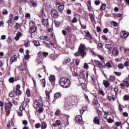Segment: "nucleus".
<instances>
[{
    "label": "nucleus",
    "instance_id": "26",
    "mask_svg": "<svg viewBox=\"0 0 129 129\" xmlns=\"http://www.w3.org/2000/svg\"><path fill=\"white\" fill-rule=\"evenodd\" d=\"M54 96L55 98H60L62 96V95L60 92H57L54 94Z\"/></svg>",
    "mask_w": 129,
    "mask_h": 129
},
{
    "label": "nucleus",
    "instance_id": "37",
    "mask_svg": "<svg viewBox=\"0 0 129 129\" xmlns=\"http://www.w3.org/2000/svg\"><path fill=\"white\" fill-rule=\"evenodd\" d=\"M20 27H21V24L17 23H16L15 26H14V28L15 29V30H18Z\"/></svg>",
    "mask_w": 129,
    "mask_h": 129
},
{
    "label": "nucleus",
    "instance_id": "39",
    "mask_svg": "<svg viewBox=\"0 0 129 129\" xmlns=\"http://www.w3.org/2000/svg\"><path fill=\"white\" fill-rule=\"evenodd\" d=\"M60 114H61V111H60V110L57 109L56 110L55 112V115H60Z\"/></svg>",
    "mask_w": 129,
    "mask_h": 129
},
{
    "label": "nucleus",
    "instance_id": "2",
    "mask_svg": "<svg viewBox=\"0 0 129 129\" xmlns=\"http://www.w3.org/2000/svg\"><path fill=\"white\" fill-rule=\"evenodd\" d=\"M85 50H86L85 44L81 43L79 47V52H80V55L82 58H84V57L86 56V52L85 51Z\"/></svg>",
    "mask_w": 129,
    "mask_h": 129
},
{
    "label": "nucleus",
    "instance_id": "64",
    "mask_svg": "<svg viewBox=\"0 0 129 129\" xmlns=\"http://www.w3.org/2000/svg\"><path fill=\"white\" fill-rule=\"evenodd\" d=\"M6 38H7V36H6V35H3L1 36L2 40H6Z\"/></svg>",
    "mask_w": 129,
    "mask_h": 129
},
{
    "label": "nucleus",
    "instance_id": "28",
    "mask_svg": "<svg viewBox=\"0 0 129 129\" xmlns=\"http://www.w3.org/2000/svg\"><path fill=\"white\" fill-rule=\"evenodd\" d=\"M89 17H90V18L91 19V22L92 23H94V22H95V18L93 16V15H92V14H89Z\"/></svg>",
    "mask_w": 129,
    "mask_h": 129
},
{
    "label": "nucleus",
    "instance_id": "38",
    "mask_svg": "<svg viewBox=\"0 0 129 129\" xmlns=\"http://www.w3.org/2000/svg\"><path fill=\"white\" fill-rule=\"evenodd\" d=\"M79 22L82 29H83V30H85L86 29V25H82V23H81V21L80 20H79Z\"/></svg>",
    "mask_w": 129,
    "mask_h": 129
},
{
    "label": "nucleus",
    "instance_id": "33",
    "mask_svg": "<svg viewBox=\"0 0 129 129\" xmlns=\"http://www.w3.org/2000/svg\"><path fill=\"white\" fill-rule=\"evenodd\" d=\"M106 8V5L105 4H102V6L100 8V11H104Z\"/></svg>",
    "mask_w": 129,
    "mask_h": 129
},
{
    "label": "nucleus",
    "instance_id": "47",
    "mask_svg": "<svg viewBox=\"0 0 129 129\" xmlns=\"http://www.w3.org/2000/svg\"><path fill=\"white\" fill-rule=\"evenodd\" d=\"M119 86L121 87V89H124V86H125V84H124V82L123 83L120 84Z\"/></svg>",
    "mask_w": 129,
    "mask_h": 129
},
{
    "label": "nucleus",
    "instance_id": "62",
    "mask_svg": "<svg viewBox=\"0 0 129 129\" xmlns=\"http://www.w3.org/2000/svg\"><path fill=\"white\" fill-rule=\"evenodd\" d=\"M103 33H105V34H106L107 33H108V29L107 28H105L103 30Z\"/></svg>",
    "mask_w": 129,
    "mask_h": 129
},
{
    "label": "nucleus",
    "instance_id": "1",
    "mask_svg": "<svg viewBox=\"0 0 129 129\" xmlns=\"http://www.w3.org/2000/svg\"><path fill=\"white\" fill-rule=\"evenodd\" d=\"M59 85L64 88L70 87V80L66 78H60L59 80Z\"/></svg>",
    "mask_w": 129,
    "mask_h": 129
},
{
    "label": "nucleus",
    "instance_id": "17",
    "mask_svg": "<svg viewBox=\"0 0 129 129\" xmlns=\"http://www.w3.org/2000/svg\"><path fill=\"white\" fill-rule=\"evenodd\" d=\"M93 121L95 124H99L100 122V121H99V118L97 116H96L94 118Z\"/></svg>",
    "mask_w": 129,
    "mask_h": 129
},
{
    "label": "nucleus",
    "instance_id": "24",
    "mask_svg": "<svg viewBox=\"0 0 129 129\" xmlns=\"http://www.w3.org/2000/svg\"><path fill=\"white\" fill-rule=\"evenodd\" d=\"M103 84L104 85L105 88H107L109 87V82L108 81H104Z\"/></svg>",
    "mask_w": 129,
    "mask_h": 129
},
{
    "label": "nucleus",
    "instance_id": "55",
    "mask_svg": "<svg viewBox=\"0 0 129 129\" xmlns=\"http://www.w3.org/2000/svg\"><path fill=\"white\" fill-rule=\"evenodd\" d=\"M26 94H27V96L31 95V92L30 91V90L29 89H27L26 90Z\"/></svg>",
    "mask_w": 129,
    "mask_h": 129
},
{
    "label": "nucleus",
    "instance_id": "42",
    "mask_svg": "<svg viewBox=\"0 0 129 129\" xmlns=\"http://www.w3.org/2000/svg\"><path fill=\"white\" fill-rule=\"evenodd\" d=\"M114 74H115V75H116V76H120V75H121V73L120 72H113Z\"/></svg>",
    "mask_w": 129,
    "mask_h": 129
},
{
    "label": "nucleus",
    "instance_id": "19",
    "mask_svg": "<svg viewBox=\"0 0 129 129\" xmlns=\"http://www.w3.org/2000/svg\"><path fill=\"white\" fill-rule=\"evenodd\" d=\"M76 120L78 122H81L82 121V117L81 115H78L76 117Z\"/></svg>",
    "mask_w": 129,
    "mask_h": 129
},
{
    "label": "nucleus",
    "instance_id": "63",
    "mask_svg": "<svg viewBox=\"0 0 129 129\" xmlns=\"http://www.w3.org/2000/svg\"><path fill=\"white\" fill-rule=\"evenodd\" d=\"M3 14V15H8V10L7 9L4 10Z\"/></svg>",
    "mask_w": 129,
    "mask_h": 129
},
{
    "label": "nucleus",
    "instance_id": "56",
    "mask_svg": "<svg viewBox=\"0 0 129 129\" xmlns=\"http://www.w3.org/2000/svg\"><path fill=\"white\" fill-rule=\"evenodd\" d=\"M103 112L104 113V118H105V119H107V113L104 111H103Z\"/></svg>",
    "mask_w": 129,
    "mask_h": 129
},
{
    "label": "nucleus",
    "instance_id": "45",
    "mask_svg": "<svg viewBox=\"0 0 129 129\" xmlns=\"http://www.w3.org/2000/svg\"><path fill=\"white\" fill-rule=\"evenodd\" d=\"M43 40H45V41H48L49 42L51 39H50V37H48L47 36H44L43 37Z\"/></svg>",
    "mask_w": 129,
    "mask_h": 129
},
{
    "label": "nucleus",
    "instance_id": "14",
    "mask_svg": "<svg viewBox=\"0 0 129 129\" xmlns=\"http://www.w3.org/2000/svg\"><path fill=\"white\" fill-rule=\"evenodd\" d=\"M114 44L111 43V44H107L105 45V48L107 50H111V49L113 48Z\"/></svg>",
    "mask_w": 129,
    "mask_h": 129
},
{
    "label": "nucleus",
    "instance_id": "53",
    "mask_svg": "<svg viewBox=\"0 0 129 129\" xmlns=\"http://www.w3.org/2000/svg\"><path fill=\"white\" fill-rule=\"evenodd\" d=\"M77 18H76V17H74L73 18V19L72 20V23H77Z\"/></svg>",
    "mask_w": 129,
    "mask_h": 129
},
{
    "label": "nucleus",
    "instance_id": "25",
    "mask_svg": "<svg viewBox=\"0 0 129 129\" xmlns=\"http://www.w3.org/2000/svg\"><path fill=\"white\" fill-rule=\"evenodd\" d=\"M95 63H96V65L98 66L99 68H101L102 67V63H101V61L98 60H94Z\"/></svg>",
    "mask_w": 129,
    "mask_h": 129
},
{
    "label": "nucleus",
    "instance_id": "10",
    "mask_svg": "<svg viewBox=\"0 0 129 129\" xmlns=\"http://www.w3.org/2000/svg\"><path fill=\"white\" fill-rule=\"evenodd\" d=\"M39 17L42 18V19H45L46 18L49 17L47 15L44 13V9H42L39 14Z\"/></svg>",
    "mask_w": 129,
    "mask_h": 129
},
{
    "label": "nucleus",
    "instance_id": "3",
    "mask_svg": "<svg viewBox=\"0 0 129 129\" xmlns=\"http://www.w3.org/2000/svg\"><path fill=\"white\" fill-rule=\"evenodd\" d=\"M29 33L30 34H34V33H37L38 29L37 28V26L34 23V22H31L30 23H29Z\"/></svg>",
    "mask_w": 129,
    "mask_h": 129
},
{
    "label": "nucleus",
    "instance_id": "8",
    "mask_svg": "<svg viewBox=\"0 0 129 129\" xmlns=\"http://www.w3.org/2000/svg\"><path fill=\"white\" fill-rule=\"evenodd\" d=\"M120 35L121 38H122L123 39H125V38H127V37H128L129 33L125 31H123L120 32Z\"/></svg>",
    "mask_w": 129,
    "mask_h": 129
},
{
    "label": "nucleus",
    "instance_id": "29",
    "mask_svg": "<svg viewBox=\"0 0 129 129\" xmlns=\"http://www.w3.org/2000/svg\"><path fill=\"white\" fill-rule=\"evenodd\" d=\"M30 4H31L33 7H35V8H36V7H38V4H37V3L34 2L33 1H30Z\"/></svg>",
    "mask_w": 129,
    "mask_h": 129
},
{
    "label": "nucleus",
    "instance_id": "61",
    "mask_svg": "<svg viewBox=\"0 0 129 129\" xmlns=\"http://www.w3.org/2000/svg\"><path fill=\"white\" fill-rule=\"evenodd\" d=\"M20 88H21V86L19 84L16 85V90H20Z\"/></svg>",
    "mask_w": 129,
    "mask_h": 129
},
{
    "label": "nucleus",
    "instance_id": "30",
    "mask_svg": "<svg viewBox=\"0 0 129 129\" xmlns=\"http://www.w3.org/2000/svg\"><path fill=\"white\" fill-rule=\"evenodd\" d=\"M47 127V123L45 122H42L41 124V128L42 129H45Z\"/></svg>",
    "mask_w": 129,
    "mask_h": 129
},
{
    "label": "nucleus",
    "instance_id": "22",
    "mask_svg": "<svg viewBox=\"0 0 129 129\" xmlns=\"http://www.w3.org/2000/svg\"><path fill=\"white\" fill-rule=\"evenodd\" d=\"M9 20L7 21L8 24H12L13 23V19L14 17L13 16V14H10L9 15Z\"/></svg>",
    "mask_w": 129,
    "mask_h": 129
},
{
    "label": "nucleus",
    "instance_id": "34",
    "mask_svg": "<svg viewBox=\"0 0 129 129\" xmlns=\"http://www.w3.org/2000/svg\"><path fill=\"white\" fill-rule=\"evenodd\" d=\"M123 99L124 101H126L127 100H129V95H125L123 97Z\"/></svg>",
    "mask_w": 129,
    "mask_h": 129
},
{
    "label": "nucleus",
    "instance_id": "15",
    "mask_svg": "<svg viewBox=\"0 0 129 129\" xmlns=\"http://www.w3.org/2000/svg\"><path fill=\"white\" fill-rule=\"evenodd\" d=\"M64 108L66 109V110H70V109L71 108V105H70L69 103H65Z\"/></svg>",
    "mask_w": 129,
    "mask_h": 129
},
{
    "label": "nucleus",
    "instance_id": "35",
    "mask_svg": "<svg viewBox=\"0 0 129 129\" xmlns=\"http://www.w3.org/2000/svg\"><path fill=\"white\" fill-rule=\"evenodd\" d=\"M117 67L119 69H123L124 65L123 63H119L118 64Z\"/></svg>",
    "mask_w": 129,
    "mask_h": 129
},
{
    "label": "nucleus",
    "instance_id": "11",
    "mask_svg": "<svg viewBox=\"0 0 129 129\" xmlns=\"http://www.w3.org/2000/svg\"><path fill=\"white\" fill-rule=\"evenodd\" d=\"M49 17H46L45 18H43L42 20V24L43 26H48L49 25Z\"/></svg>",
    "mask_w": 129,
    "mask_h": 129
},
{
    "label": "nucleus",
    "instance_id": "18",
    "mask_svg": "<svg viewBox=\"0 0 129 129\" xmlns=\"http://www.w3.org/2000/svg\"><path fill=\"white\" fill-rule=\"evenodd\" d=\"M32 43L33 45L35 46V47H39V46H41L40 44V41H39V40H33Z\"/></svg>",
    "mask_w": 129,
    "mask_h": 129
},
{
    "label": "nucleus",
    "instance_id": "46",
    "mask_svg": "<svg viewBox=\"0 0 129 129\" xmlns=\"http://www.w3.org/2000/svg\"><path fill=\"white\" fill-rule=\"evenodd\" d=\"M80 77H81V78H84L85 77V76L84 75V74L82 72H81L79 74Z\"/></svg>",
    "mask_w": 129,
    "mask_h": 129
},
{
    "label": "nucleus",
    "instance_id": "52",
    "mask_svg": "<svg viewBox=\"0 0 129 129\" xmlns=\"http://www.w3.org/2000/svg\"><path fill=\"white\" fill-rule=\"evenodd\" d=\"M48 54L49 53L48 52H43L42 54V55H43V56H44V57H47V56H48Z\"/></svg>",
    "mask_w": 129,
    "mask_h": 129
},
{
    "label": "nucleus",
    "instance_id": "6",
    "mask_svg": "<svg viewBox=\"0 0 129 129\" xmlns=\"http://www.w3.org/2000/svg\"><path fill=\"white\" fill-rule=\"evenodd\" d=\"M43 59L44 56L42 55V52H38L36 58V61L38 62V64H41Z\"/></svg>",
    "mask_w": 129,
    "mask_h": 129
},
{
    "label": "nucleus",
    "instance_id": "9",
    "mask_svg": "<svg viewBox=\"0 0 129 129\" xmlns=\"http://www.w3.org/2000/svg\"><path fill=\"white\" fill-rule=\"evenodd\" d=\"M51 17L52 18H54V19H57L59 17V15L58 14V11L56 10H53L51 12Z\"/></svg>",
    "mask_w": 129,
    "mask_h": 129
},
{
    "label": "nucleus",
    "instance_id": "4",
    "mask_svg": "<svg viewBox=\"0 0 129 129\" xmlns=\"http://www.w3.org/2000/svg\"><path fill=\"white\" fill-rule=\"evenodd\" d=\"M82 34L85 36V39H87L88 41L92 39V36H91V34H90L89 31L85 30L82 32Z\"/></svg>",
    "mask_w": 129,
    "mask_h": 129
},
{
    "label": "nucleus",
    "instance_id": "16",
    "mask_svg": "<svg viewBox=\"0 0 129 129\" xmlns=\"http://www.w3.org/2000/svg\"><path fill=\"white\" fill-rule=\"evenodd\" d=\"M58 12H59L60 13H62V12H63V11H64V4H61V5H59L58 6Z\"/></svg>",
    "mask_w": 129,
    "mask_h": 129
},
{
    "label": "nucleus",
    "instance_id": "5",
    "mask_svg": "<svg viewBox=\"0 0 129 129\" xmlns=\"http://www.w3.org/2000/svg\"><path fill=\"white\" fill-rule=\"evenodd\" d=\"M34 106L36 108H39V107H43V103H42V101L40 100H35L34 102Z\"/></svg>",
    "mask_w": 129,
    "mask_h": 129
},
{
    "label": "nucleus",
    "instance_id": "40",
    "mask_svg": "<svg viewBox=\"0 0 129 129\" xmlns=\"http://www.w3.org/2000/svg\"><path fill=\"white\" fill-rule=\"evenodd\" d=\"M9 81L10 83H14V82H15V78H14V77H11L9 79Z\"/></svg>",
    "mask_w": 129,
    "mask_h": 129
},
{
    "label": "nucleus",
    "instance_id": "23",
    "mask_svg": "<svg viewBox=\"0 0 129 129\" xmlns=\"http://www.w3.org/2000/svg\"><path fill=\"white\" fill-rule=\"evenodd\" d=\"M61 125V121L60 120H57L55 121V123H54L52 125L54 127L57 126V125Z\"/></svg>",
    "mask_w": 129,
    "mask_h": 129
},
{
    "label": "nucleus",
    "instance_id": "21",
    "mask_svg": "<svg viewBox=\"0 0 129 129\" xmlns=\"http://www.w3.org/2000/svg\"><path fill=\"white\" fill-rule=\"evenodd\" d=\"M17 58H18V56H17V55L12 56V57L10 58V61L12 62V63L16 62V61H17Z\"/></svg>",
    "mask_w": 129,
    "mask_h": 129
},
{
    "label": "nucleus",
    "instance_id": "57",
    "mask_svg": "<svg viewBox=\"0 0 129 129\" xmlns=\"http://www.w3.org/2000/svg\"><path fill=\"white\" fill-rule=\"evenodd\" d=\"M98 93L99 94H101L102 95H104V93L102 90H98Z\"/></svg>",
    "mask_w": 129,
    "mask_h": 129
},
{
    "label": "nucleus",
    "instance_id": "20",
    "mask_svg": "<svg viewBox=\"0 0 129 129\" xmlns=\"http://www.w3.org/2000/svg\"><path fill=\"white\" fill-rule=\"evenodd\" d=\"M49 80L51 82H55V80H56V78H55V76L51 75L49 77Z\"/></svg>",
    "mask_w": 129,
    "mask_h": 129
},
{
    "label": "nucleus",
    "instance_id": "32",
    "mask_svg": "<svg viewBox=\"0 0 129 129\" xmlns=\"http://www.w3.org/2000/svg\"><path fill=\"white\" fill-rule=\"evenodd\" d=\"M41 85L43 87H45L46 85V81L45 80V79H43L41 80Z\"/></svg>",
    "mask_w": 129,
    "mask_h": 129
},
{
    "label": "nucleus",
    "instance_id": "60",
    "mask_svg": "<svg viewBox=\"0 0 129 129\" xmlns=\"http://www.w3.org/2000/svg\"><path fill=\"white\" fill-rule=\"evenodd\" d=\"M114 91L115 92V95H116L117 94V92H118V89H117L116 88H114Z\"/></svg>",
    "mask_w": 129,
    "mask_h": 129
},
{
    "label": "nucleus",
    "instance_id": "49",
    "mask_svg": "<svg viewBox=\"0 0 129 129\" xmlns=\"http://www.w3.org/2000/svg\"><path fill=\"white\" fill-rule=\"evenodd\" d=\"M107 121L109 123H112L113 122V119H111V118H109L107 119Z\"/></svg>",
    "mask_w": 129,
    "mask_h": 129
},
{
    "label": "nucleus",
    "instance_id": "7",
    "mask_svg": "<svg viewBox=\"0 0 129 129\" xmlns=\"http://www.w3.org/2000/svg\"><path fill=\"white\" fill-rule=\"evenodd\" d=\"M12 107H13V103H12V102H8L6 105L5 111L7 112H9V111H11Z\"/></svg>",
    "mask_w": 129,
    "mask_h": 129
},
{
    "label": "nucleus",
    "instance_id": "51",
    "mask_svg": "<svg viewBox=\"0 0 129 129\" xmlns=\"http://www.w3.org/2000/svg\"><path fill=\"white\" fill-rule=\"evenodd\" d=\"M115 125L116 126H120V125H122L121 122H116Z\"/></svg>",
    "mask_w": 129,
    "mask_h": 129
},
{
    "label": "nucleus",
    "instance_id": "36",
    "mask_svg": "<svg viewBox=\"0 0 129 129\" xmlns=\"http://www.w3.org/2000/svg\"><path fill=\"white\" fill-rule=\"evenodd\" d=\"M15 90H13L12 91H11L10 93H9V96L10 97H14V96L15 95Z\"/></svg>",
    "mask_w": 129,
    "mask_h": 129
},
{
    "label": "nucleus",
    "instance_id": "43",
    "mask_svg": "<svg viewBox=\"0 0 129 129\" xmlns=\"http://www.w3.org/2000/svg\"><path fill=\"white\" fill-rule=\"evenodd\" d=\"M7 42L9 44H12V43L13 42V40H12V37H9Z\"/></svg>",
    "mask_w": 129,
    "mask_h": 129
},
{
    "label": "nucleus",
    "instance_id": "50",
    "mask_svg": "<svg viewBox=\"0 0 129 129\" xmlns=\"http://www.w3.org/2000/svg\"><path fill=\"white\" fill-rule=\"evenodd\" d=\"M106 66H107V67H108L109 68H111V67H112V66H111L110 62H108L106 63Z\"/></svg>",
    "mask_w": 129,
    "mask_h": 129
},
{
    "label": "nucleus",
    "instance_id": "54",
    "mask_svg": "<svg viewBox=\"0 0 129 129\" xmlns=\"http://www.w3.org/2000/svg\"><path fill=\"white\" fill-rule=\"evenodd\" d=\"M102 38L103 39H104V41H107V40L108 39V38H107V37H106V36H105V35H102Z\"/></svg>",
    "mask_w": 129,
    "mask_h": 129
},
{
    "label": "nucleus",
    "instance_id": "41",
    "mask_svg": "<svg viewBox=\"0 0 129 129\" xmlns=\"http://www.w3.org/2000/svg\"><path fill=\"white\" fill-rule=\"evenodd\" d=\"M15 93L16 95H20V94H22V92L20 90H16Z\"/></svg>",
    "mask_w": 129,
    "mask_h": 129
},
{
    "label": "nucleus",
    "instance_id": "58",
    "mask_svg": "<svg viewBox=\"0 0 129 129\" xmlns=\"http://www.w3.org/2000/svg\"><path fill=\"white\" fill-rule=\"evenodd\" d=\"M84 68L86 70L88 69V68H89L88 64H87L86 63H85L84 65Z\"/></svg>",
    "mask_w": 129,
    "mask_h": 129
},
{
    "label": "nucleus",
    "instance_id": "13",
    "mask_svg": "<svg viewBox=\"0 0 129 129\" xmlns=\"http://www.w3.org/2000/svg\"><path fill=\"white\" fill-rule=\"evenodd\" d=\"M27 106V103L25 101H23L21 106H20V110H21V111H23V110H24V109H25V108H26V107Z\"/></svg>",
    "mask_w": 129,
    "mask_h": 129
},
{
    "label": "nucleus",
    "instance_id": "44",
    "mask_svg": "<svg viewBox=\"0 0 129 129\" xmlns=\"http://www.w3.org/2000/svg\"><path fill=\"white\" fill-rule=\"evenodd\" d=\"M35 128H39V127H41V123H37L35 124Z\"/></svg>",
    "mask_w": 129,
    "mask_h": 129
},
{
    "label": "nucleus",
    "instance_id": "48",
    "mask_svg": "<svg viewBox=\"0 0 129 129\" xmlns=\"http://www.w3.org/2000/svg\"><path fill=\"white\" fill-rule=\"evenodd\" d=\"M42 107H38V109L37 110L38 112H39V113H41V112H43V109H42Z\"/></svg>",
    "mask_w": 129,
    "mask_h": 129
},
{
    "label": "nucleus",
    "instance_id": "27",
    "mask_svg": "<svg viewBox=\"0 0 129 129\" xmlns=\"http://www.w3.org/2000/svg\"><path fill=\"white\" fill-rule=\"evenodd\" d=\"M109 80L110 82H114L115 81V77L110 76L109 77Z\"/></svg>",
    "mask_w": 129,
    "mask_h": 129
},
{
    "label": "nucleus",
    "instance_id": "31",
    "mask_svg": "<svg viewBox=\"0 0 129 129\" xmlns=\"http://www.w3.org/2000/svg\"><path fill=\"white\" fill-rule=\"evenodd\" d=\"M64 61L66 63H69L71 61V59L69 57H66L64 59Z\"/></svg>",
    "mask_w": 129,
    "mask_h": 129
},
{
    "label": "nucleus",
    "instance_id": "12",
    "mask_svg": "<svg viewBox=\"0 0 129 129\" xmlns=\"http://www.w3.org/2000/svg\"><path fill=\"white\" fill-rule=\"evenodd\" d=\"M112 54L113 56H115L116 57L117 55H118V50H117V48L116 47H113V50L112 51Z\"/></svg>",
    "mask_w": 129,
    "mask_h": 129
},
{
    "label": "nucleus",
    "instance_id": "59",
    "mask_svg": "<svg viewBox=\"0 0 129 129\" xmlns=\"http://www.w3.org/2000/svg\"><path fill=\"white\" fill-rule=\"evenodd\" d=\"M95 4L96 5V6H99V5L100 4V1H95Z\"/></svg>",
    "mask_w": 129,
    "mask_h": 129
}]
</instances>
